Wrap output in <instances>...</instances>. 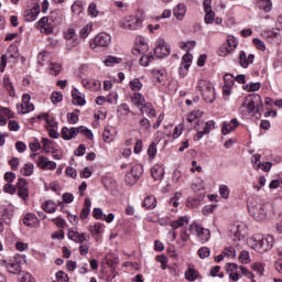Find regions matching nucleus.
<instances>
[{"mask_svg":"<svg viewBox=\"0 0 282 282\" xmlns=\"http://www.w3.org/2000/svg\"><path fill=\"white\" fill-rule=\"evenodd\" d=\"M248 210L250 217L256 221H265L268 219V205L257 199L251 198L248 200Z\"/></svg>","mask_w":282,"mask_h":282,"instance_id":"1","label":"nucleus"},{"mask_svg":"<svg viewBox=\"0 0 282 282\" xmlns=\"http://www.w3.org/2000/svg\"><path fill=\"white\" fill-rule=\"evenodd\" d=\"M242 107L247 109L248 113L254 116L256 118H261V109H263V101L261 100V95L253 94L245 98Z\"/></svg>","mask_w":282,"mask_h":282,"instance_id":"2","label":"nucleus"},{"mask_svg":"<svg viewBox=\"0 0 282 282\" xmlns=\"http://www.w3.org/2000/svg\"><path fill=\"white\" fill-rule=\"evenodd\" d=\"M62 138L63 140H73V138H76L78 133H83L88 140H91L94 138V133L91 130L87 129L85 126H80L78 128H67L64 127L62 129Z\"/></svg>","mask_w":282,"mask_h":282,"instance_id":"3","label":"nucleus"},{"mask_svg":"<svg viewBox=\"0 0 282 282\" xmlns=\"http://www.w3.org/2000/svg\"><path fill=\"white\" fill-rule=\"evenodd\" d=\"M203 10L205 12L204 21L206 25H212V23L221 25V23H224V20L219 17L216 18L215 12L213 11V0H204Z\"/></svg>","mask_w":282,"mask_h":282,"instance_id":"4","label":"nucleus"},{"mask_svg":"<svg viewBox=\"0 0 282 282\" xmlns=\"http://www.w3.org/2000/svg\"><path fill=\"white\" fill-rule=\"evenodd\" d=\"M196 89L203 93L205 102H215V86L213 83L200 79Z\"/></svg>","mask_w":282,"mask_h":282,"instance_id":"5","label":"nucleus"},{"mask_svg":"<svg viewBox=\"0 0 282 282\" xmlns=\"http://www.w3.org/2000/svg\"><path fill=\"white\" fill-rule=\"evenodd\" d=\"M189 230H191V232L195 231L197 239L202 243H206L210 240V230L199 226V224H197V223H193L189 226Z\"/></svg>","mask_w":282,"mask_h":282,"instance_id":"6","label":"nucleus"},{"mask_svg":"<svg viewBox=\"0 0 282 282\" xmlns=\"http://www.w3.org/2000/svg\"><path fill=\"white\" fill-rule=\"evenodd\" d=\"M170 55L171 46L166 44V41H164V39H159L154 48V56H156V58H165V56Z\"/></svg>","mask_w":282,"mask_h":282,"instance_id":"7","label":"nucleus"},{"mask_svg":"<svg viewBox=\"0 0 282 282\" xmlns=\"http://www.w3.org/2000/svg\"><path fill=\"white\" fill-rule=\"evenodd\" d=\"M274 246V237L268 235L267 237H263L262 239L258 240L256 242V250L260 253L268 252V250H272Z\"/></svg>","mask_w":282,"mask_h":282,"instance_id":"8","label":"nucleus"},{"mask_svg":"<svg viewBox=\"0 0 282 282\" xmlns=\"http://www.w3.org/2000/svg\"><path fill=\"white\" fill-rule=\"evenodd\" d=\"M111 43V35L109 33H99L95 36L94 43H90L91 50H96V47H109Z\"/></svg>","mask_w":282,"mask_h":282,"instance_id":"9","label":"nucleus"},{"mask_svg":"<svg viewBox=\"0 0 282 282\" xmlns=\"http://www.w3.org/2000/svg\"><path fill=\"white\" fill-rule=\"evenodd\" d=\"M39 14H41V6L33 2L31 3V8L24 11L23 19L26 23H32V21H36Z\"/></svg>","mask_w":282,"mask_h":282,"instance_id":"10","label":"nucleus"},{"mask_svg":"<svg viewBox=\"0 0 282 282\" xmlns=\"http://www.w3.org/2000/svg\"><path fill=\"white\" fill-rule=\"evenodd\" d=\"M64 34L66 39V50L70 51L79 45L80 40H78V35L74 29H68Z\"/></svg>","mask_w":282,"mask_h":282,"instance_id":"11","label":"nucleus"},{"mask_svg":"<svg viewBox=\"0 0 282 282\" xmlns=\"http://www.w3.org/2000/svg\"><path fill=\"white\" fill-rule=\"evenodd\" d=\"M147 52H149V44L144 37L139 36L134 47L132 48V54H134V56H140L147 54Z\"/></svg>","mask_w":282,"mask_h":282,"instance_id":"12","label":"nucleus"},{"mask_svg":"<svg viewBox=\"0 0 282 282\" xmlns=\"http://www.w3.org/2000/svg\"><path fill=\"white\" fill-rule=\"evenodd\" d=\"M31 97L30 95L22 96L21 105L17 106L18 113H30V111H34V104L30 102Z\"/></svg>","mask_w":282,"mask_h":282,"instance_id":"13","label":"nucleus"},{"mask_svg":"<svg viewBox=\"0 0 282 282\" xmlns=\"http://www.w3.org/2000/svg\"><path fill=\"white\" fill-rule=\"evenodd\" d=\"M67 237L68 239H70V241H75V243H85V241H89L90 239L88 234H85V232L80 234L72 229L68 230Z\"/></svg>","mask_w":282,"mask_h":282,"instance_id":"14","label":"nucleus"},{"mask_svg":"<svg viewBox=\"0 0 282 282\" xmlns=\"http://www.w3.org/2000/svg\"><path fill=\"white\" fill-rule=\"evenodd\" d=\"M2 265L10 274H21L22 272L21 264L17 260H4Z\"/></svg>","mask_w":282,"mask_h":282,"instance_id":"15","label":"nucleus"},{"mask_svg":"<svg viewBox=\"0 0 282 282\" xmlns=\"http://www.w3.org/2000/svg\"><path fill=\"white\" fill-rule=\"evenodd\" d=\"M224 82L225 85L223 86V94L228 98L232 91V87H235V76H232V74H226L224 76Z\"/></svg>","mask_w":282,"mask_h":282,"instance_id":"16","label":"nucleus"},{"mask_svg":"<svg viewBox=\"0 0 282 282\" xmlns=\"http://www.w3.org/2000/svg\"><path fill=\"white\" fill-rule=\"evenodd\" d=\"M17 188L19 197H21L22 199H28V197H30L28 181H25V178L18 180Z\"/></svg>","mask_w":282,"mask_h":282,"instance_id":"17","label":"nucleus"},{"mask_svg":"<svg viewBox=\"0 0 282 282\" xmlns=\"http://www.w3.org/2000/svg\"><path fill=\"white\" fill-rule=\"evenodd\" d=\"M37 30H40L42 34H52L53 29L52 24H50V19L47 17H43L40 19V21L37 22Z\"/></svg>","mask_w":282,"mask_h":282,"instance_id":"18","label":"nucleus"},{"mask_svg":"<svg viewBox=\"0 0 282 282\" xmlns=\"http://www.w3.org/2000/svg\"><path fill=\"white\" fill-rule=\"evenodd\" d=\"M254 63V54L247 55L243 51L239 53V65L245 69Z\"/></svg>","mask_w":282,"mask_h":282,"instance_id":"19","label":"nucleus"},{"mask_svg":"<svg viewBox=\"0 0 282 282\" xmlns=\"http://www.w3.org/2000/svg\"><path fill=\"white\" fill-rule=\"evenodd\" d=\"M239 127V121L237 119H231L229 122H223L221 132L224 135H228V133H232L235 129Z\"/></svg>","mask_w":282,"mask_h":282,"instance_id":"20","label":"nucleus"},{"mask_svg":"<svg viewBox=\"0 0 282 282\" xmlns=\"http://www.w3.org/2000/svg\"><path fill=\"white\" fill-rule=\"evenodd\" d=\"M227 272H229V279L234 282L239 280V265L237 263H228L226 267Z\"/></svg>","mask_w":282,"mask_h":282,"instance_id":"21","label":"nucleus"},{"mask_svg":"<svg viewBox=\"0 0 282 282\" xmlns=\"http://www.w3.org/2000/svg\"><path fill=\"white\" fill-rule=\"evenodd\" d=\"M82 84L86 89H89L90 91H98L102 87V84L98 79L87 80L83 79Z\"/></svg>","mask_w":282,"mask_h":282,"instance_id":"22","label":"nucleus"},{"mask_svg":"<svg viewBox=\"0 0 282 282\" xmlns=\"http://www.w3.org/2000/svg\"><path fill=\"white\" fill-rule=\"evenodd\" d=\"M139 109L142 116L145 113L148 118H155V108H153L152 102H145L144 106L140 107Z\"/></svg>","mask_w":282,"mask_h":282,"instance_id":"23","label":"nucleus"},{"mask_svg":"<svg viewBox=\"0 0 282 282\" xmlns=\"http://www.w3.org/2000/svg\"><path fill=\"white\" fill-rule=\"evenodd\" d=\"M173 14L178 21H183L184 17H186V4H177L173 10Z\"/></svg>","mask_w":282,"mask_h":282,"instance_id":"24","label":"nucleus"},{"mask_svg":"<svg viewBox=\"0 0 282 282\" xmlns=\"http://www.w3.org/2000/svg\"><path fill=\"white\" fill-rule=\"evenodd\" d=\"M188 216H181L178 219L170 223L171 228L177 230V228H183V226H188Z\"/></svg>","mask_w":282,"mask_h":282,"instance_id":"25","label":"nucleus"},{"mask_svg":"<svg viewBox=\"0 0 282 282\" xmlns=\"http://www.w3.org/2000/svg\"><path fill=\"white\" fill-rule=\"evenodd\" d=\"M158 206V199L153 195H149L144 198L142 203V207L147 208L148 210H153Z\"/></svg>","mask_w":282,"mask_h":282,"instance_id":"26","label":"nucleus"},{"mask_svg":"<svg viewBox=\"0 0 282 282\" xmlns=\"http://www.w3.org/2000/svg\"><path fill=\"white\" fill-rule=\"evenodd\" d=\"M151 175L155 181L162 180V177H164V167L160 164H155L151 170Z\"/></svg>","mask_w":282,"mask_h":282,"instance_id":"27","label":"nucleus"},{"mask_svg":"<svg viewBox=\"0 0 282 282\" xmlns=\"http://www.w3.org/2000/svg\"><path fill=\"white\" fill-rule=\"evenodd\" d=\"M73 96V105H78L79 107H83L85 105V95L78 91V89H73L72 91Z\"/></svg>","mask_w":282,"mask_h":282,"instance_id":"28","label":"nucleus"},{"mask_svg":"<svg viewBox=\"0 0 282 282\" xmlns=\"http://www.w3.org/2000/svg\"><path fill=\"white\" fill-rule=\"evenodd\" d=\"M240 228L241 226L239 225L231 226L229 232L234 241H241L243 239V235H241Z\"/></svg>","mask_w":282,"mask_h":282,"instance_id":"29","label":"nucleus"},{"mask_svg":"<svg viewBox=\"0 0 282 282\" xmlns=\"http://www.w3.org/2000/svg\"><path fill=\"white\" fill-rule=\"evenodd\" d=\"M22 221L24 226H28L29 228H34V226L39 224V218H36V215L34 214H26Z\"/></svg>","mask_w":282,"mask_h":282,"instance_id":"30","label":"nucleus"},{"mask_svg":"<svg viewBox=\"0 0 282 282\" xmlns=\"http://www.w3.org/2000/svg\"><path fill=\"white\" fill-rule=\"evenodd\" d=\"M256 6L263 12H272V0H256Z\"/></svg>","mask_w":282,"mask_h":282,"instance_id":"31","label":"nucleus"},{"mask_svg":"<svg viewBox=\"0 0 282 282\" xmlns=\"http://www.w3.org/2000/svg\"><path fill=\"white\" fill-rule=\"evenodd\" d=\"M131 101L134 105V107H138V109H140L142 106L147 104V99L140 93H134L131 98Z\"/></svg>","mask_w":282,"mask_h":282,"instance_id":"32","label":"nucleus"},{"mask_svg":"<svg viewBox=\"0 0 282 282\" xmlns=\"http://www.w3.org/2000/svg\"><path fill=\"white\" fill-rule=\"evenodd\" d=\"M197 127H199V129L205 135H208V133H210V131L215 129V121L213 120L207 122L202 121L200 123L197 124Z\"/></svg>","mask_w":282,"mask_h":282,"instance_id":"33","label":"nucleus"},{"mask_svg":"<svg viewBox=\"0 0 282 282\" xmlns=\"http://www.w3.org/2000/svg\"><path fill=\"white\" fill-rule=\"evenodd\" d=\"M89 213H91V200L89 198H85L84 208L80 213V219H87V217H89Z\"/></svg>","mask_w":282,"mask_h":282,"instance_id":"34","label":"nucleus"},{"mask_svg":"<svg viewBox=\"0 0 282 282\" xmlns=\"http://www.w3.org/2000/svg\"><path fill=\"white\" fill-rule=\"evenodd\" d=\"M142 18L130 15V30H140L142 28Z\"/></svg>","mask_w":282,"mask_h":282,"instance_id":"35","label":"nucleus"},{"mask_svg":"<svg viewBox=\"0 0 282 282\" xmlns=\"http://www.w3.org/2000/svg\"><path fill=\"white\" fill-rule=\"evenodd\" d=\"M42 209L44 210V213H48L50 215H52V213L57 209V206L54 200H46L42 204Z\"/></svg>","mask_w":282,"mask_h":282,"instance_id":"36","label":"nucleus"},{"mask_svg":"<svg viewBox=\"0 0 282 282\" xmlns=\"http://www.w3.org/2000/svg\"><path fill=\"white\" fill-rule=\"evenodd\" d=\"M129 173L133 175L134 180H140V176L142 175V173H144V167H142V165L140 164H137L131 167Z\"/></svg>","mask_w":282,"mask_h":282,"instance_id":"37","label":"nucleus"},{"mask_svg":"<svg viewBox=\"0 0 282 282\" xmlns=\"http://www.w3.org/2000/svg\"><path fill=\"white\" fill-rule=\"evenodd\" d=\"M198 276H199V273H198L195 269H193V268H191V267H188L187 271H185V279H186L187 281L193 282V281H195Z\"/></svg>","mask_w":282,"mask_h":282,"instance_id":"38","label":"nucleus"},{"mask_svg":"<svg viewBox=\"0 0 282 282\" xmlns=\"http://www.w3.org/2000/svg\"><path fill=\"white\" fill-rule=\"evenodd\" d=\"M3 85H4V88L7 89L9 96L13 97L14 96V86L12 85V82H10V77H8V76L3 77Z\"/></svg>","mask_w":282,"mask_h":282,"instance_id":"39","label":"nucleus"},{"mask_svg":"<svg viewBox=\"0 0 282 282\" xmlns=\"http://www.w3.org/2000/svg\"><path fill=\"white\" fill-rule=\"evenodd\" d=\"M191 63H193V55L187 53L182 58V67H184L185 72H188V67H191Z\"/></svg>","mask_w":282,"mask_h":282,"instance_id":"40","label":"nucleus"},{"mask_svg":"<svg viewBox=\"0 0 282 282\" xmlns=\"http://www.w3.org/2000/svg\"><path fill=\"white\" fill-rule=\"evenodd\" d=\"M153 61H154L153 54H149V55L143 54L139 59V63L143 67H149V63H153Z\"/></svg>","mask_w":282,"mask_h":282,"instance_id":"41","label":"nucleus"},{"mask_svg":"<svg viewBox=\"0 0 282 282\" xmlns=\"http://www.w3.org/2000/svg\"><path fill=\"white\" fill-rule=\"evenodd\" d=\"M152 76L158 80V83H164V80H166V74L164 70L154 69L152 70Z\"/></svg>","mask_w":282,"mask_h":282,"instance_id":"42","label":"nucleus"},{"mask_svg":"<svg viewBox=\"0 0 282 282\" xmlns=\"http://www.w3.org/2000/svg\"><path fill=\"white\" fill-rule=\"evenodd\" d=\"M122 59L120 57L107 56L104 59V64L106 67H113V65H118Z\"/></svg>","mask_w":282,"mask_h":282,"instance_id":"43","label":"nucleus"},{"mask_svg":"<svg viewBox=\"0 0 282 282\" xmlns=\"http://www.w3.org/2000/svg\"><path fill=\"white\" fill-rule=\"evenodd\" d=\"M91 30H94L93 24H86L84 28H82L79 31L80 39H87V36L91 34Z\"/></svg>","mask_w":282,"mask_h":282,"instance_id":"44","label":"nucleus"},{"mask_svg":"<svg viewBox=\"0 0 282 282\" xmlns=\"http://www.w3.org/2000/svg\"><path fill=\"white\" fill-rule=\"evenodd\" d=\"M22 175L25 177H30V175H33L34 173V164L32 163H26L24 167L21 169Z\"/></svg>","mask_w":282,"mask_h":282,"instance_id":"45","label":"nucleus"},{"mask_svg":"<svg viewBox=\"0 0 282 282\" xmlns=\"http://www.w3.org/2000/svg\"><path fill=\"white\" fill-rule=\"evenodd\" d=\"M102 138H104V142L109 143V142H113V140H116V134L111 133V129L105 128Z\"/></svg>","mask_w":282,"mask_h":282,"instance_id":"46","label":"nucleus"},{"mask_svg":"<svg viewBox=\"0 0 282 282\" xmlns=\"http://www.w3.org/2000/svg\"><path fill=\"white\" fill-rule=\"evenodd\" d=\"M62 66L58 63H51L48 66V72L52 76H58L61 74Z\"/></svg>","mask_w":282,"mask_h":282,"instance_id":"47","label":"nucleus"},{"mask_svg":"<svg viewBox=\"0 0 282 282\" xmlns=\"http://www.w3.org/2000/svg\"><path fill=\"white\" fill-rule=\"evenodd\" d=\"M19 281L20 282H36L34 281V276L30 274L28 271H22L19 273Z\"/></svg>","mask_w":282,"mask_h":282,"instance_id":"48","label":"nucleus"},{"mask_svg":"<svg viewBox=\"0 0 282 282\" xmlns=\"http://www.w3.org/2000/svg\"><path fill=\"white\" fill-rule=\"evenodd\" d=\"M237 45H239V42H237V37L229 35L227 37V47L231 50V52H235V50H237Z\"/></svg>","mask_w":282,"mask_h":282,"instance_id":"49","label":"nucleus"},{"mask_svg":"<svg viewBox=\"0 0 282 282\" xmlns=\"http://www.w3.org/2000/svg\"><path fill=\"white\" fill-rule=\"evenodd\" d=\"M70 10L74 14H83L85 8L83 7V3L80 1H75Z\"/></svg>","mask_w":282,"mask_h":282,"instance_id":"50","label":"nucleus"},{"mask_svg":"<svg viewBox=\"0 0 282 282\" xmlns=\"http://www.w3.org/2000/svg\"><path fill=\"white\" fill-rule=\"evenodd\" d=\"M129 87L132 89V91H140V89H142V82H140L138 78H134L129 83Z\"/></svg>","mask_w":282,"mask_h":282,"instance_id":"51","label":"nucleus"},{"mask_svg":"<svg viewBox=\"0 0 282 282\" xmlns=\"http://www.w3.org/2000/svg\"><path fill=\"white\" fill-rule=\"evenodd\" d=\"M140 128L143 129V131L145 133H148V131H151V121L148 118H142L139 121Z\"/></svg>","mask_w":282,"mask_h":282,"instance_id":"52","label":"nucleus"},{"mask_svg":"<svg viewBox=\"0 0 282 282\" xmlns=\"http://www.w3.org/2000/svg\"><path fill=\"white\" fill-rule=\"evenodd\" d=\"M47 162H50V159H47L46 156L40 155L37 158L36 164L39 169H42L43 171H45V169H47Z\"/></svg>","mask_w":282,"mask_h":282,"instance_id":"53","label":"nucleus"},{"mask_svg":"<svg viewBox=\"0 0 282 282\" xmlns=\"http://www.w3.org/2000/svg\"><path fill=\"white\" fill-rule=\"evenodd\" d=\"M251 162L253 164V169H256V171H259V169H261V154H253L251 156Z\"/></svg>","mask_w":282,"mask_h":282,"instance_id":"54","label":"nucleus"},{"mask_svg":"<svg viewBox=\"0 0 282 282\" xmlns=\"http://www.w3.org/2000/svg\"><path fill=\"white\" fill-rule=\"evenodd\" d=\"M43 118V120H45V122L48 124V127H54V124H56V121H54V117L44 113L43 116L39 115L37 119L41 120Z\"/></svg>","mask_w":282,"mask_h":282,"instance_id":"55","label":"nucleus"},{"mask_svg":"<svg viewBox=\"0 0 282 282\" xmlns=\"http://www.w3.org/2000/svg\"><path fill=\"white\" fill-rule=\"evenodd\" d=\"M42 149L45 153H50L52 151V140L42 138Z\"/></svg>","mask_w":282,"mask_h":282,"instance_id":"56","label":"nucleus"},{"mask_svg":"<svg viewBox=\"0 0 282 282\" xmlns=\"http://www.w3.org/2000/svg\"><path fill=\"white\" fill-rule=\"evenodd\" d=\"M219 193L224 199H228V197H230V187H228V185H220Z\"/></svg>","mask_w":282,"mask_h":282,"instance_id":"57","label":"nucleus"},{"mask_svg":"<svg viewBox=\"0 0 282 282\" xmlns=\"http://www.w3.org/2000/svg\"><path fill=\"white\" fill-rule=\"evenodd\" d=\"M148 154H149L150 160H153L155 158V155H158V145H155V142H152L149 145Z\"/></svg>","mask_w":282,"mask_h":282,"instance_id":"58","label":"nucleus"},{"mask_svg":"<svg viewBox=\"0 0 282 282\" xmlns=\"http://www.w3.org/2000/svg\"><path fill=\"white\" fill-rule=\"evenodd\" d=\"M88 14L89 17H93L94 19L100 14L98 11V8L96 7V3L91 2L88 7Z\"/></svg>","mask_w":282,"mask_h":282,"instance_id":"59","label":"nucleus"},{"mask_svg":"<svg viewBox=\"0 0 282 282\" xmlns=\"http://www.w3.org/2000/svg\"><path fill=\"white\" fill-rule=\"evenodd\" d=\"M239 261H240V263H245V264L250 263V252L241 251V253L239 256Z\"/></svg>","mask_w":282,"mask_h":282,"instance_id":"60","label":"nucleus"},{"mask_svg":"<svg viewBox=\"0 0 282 282\" xmlns=\"http://www.w3.org/2000/svg\"><path fill=\"white\" fill-rule=\"evenodd\" d=\"M198 257H200V259L210 257V249L208 247H202L198 249Z\"/></svg>","mask_w":282,"mask_h":282,"instance_id":"61","label":"nucleus"},{"mask_svg":"<svg viewBox=\"0 0 282 282\" xmlns=\"http://www.w3.org/2000/svg\"><path fill=\"white\" fill-rule=\"evenodd\" d=\"M247 91H259L261 89V83H251L245 87Z\"/></svg>","mask_w":282,"mask_h":282,"instance_id":"62","label":"nucleus"},{"mask_svg":"<svg viewBox=\"0 0 282 282\" xmlns=\"http://www.w3.org/2000/svg\"><path fill=\"white\" fill-rule=\"evenodd\" d=\"M62 100H63V94L53 93L51 95V101L53 102V105H58V102H61Z\"/></svg>","mask_w":282,"mask_h":282,"instance_id":"63","label":"nucleus"},{"mask_svg":"<svg viewBox=\"0 0 282 282\" xmlns=\"http://www.w3.org/2000/svg\"><path fill=\"white\" fill-rule=\"evenodd\" d=\"M56 279L57 281H61V282H69V276L67 275V273L63 271H58L56 273Z\"/></svg>","mask_w":282,"mask_h":282,"instance_id":"64","label":"nucleus"}]
</instances>
